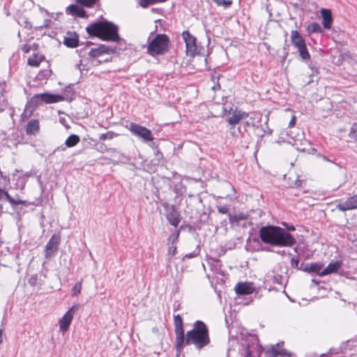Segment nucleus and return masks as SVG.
Listing matches in <instances>:
<instances>
[{
  "mask_svg": "<svg viewBox=\"0 0 357 357\" xmlns=\"http://www.w3.org/2000/svg\"><path fill=\"white\" fill-rule=\"evenodd\" d=\"M63 100V97L59 95H52L50 93H39L33 96L29 101V105L36 107L38 105L45 103L58 102Z\"/></svg>",
  "mask_w": 357,
  "mask_h": 357,
  "instance_id": "obj_5",
  "label": "nucleus"
},
{
  "mask_svg": "<svg viewBox=\"0 0 357 357\" xmlns=\"http://www.w3.org/2000/svg\"><path fill=\"white\" fill-rule=\"evenodd\" d=\"M98 0H76V2L85 7H92Z\"/></svg>",
  "mask_w": 357,
  "mask_h": 357,
  "instance_id": "obj_31",
  "label": "nucleus"
},
{
  "mask_svg": "<svg viewBox=\"0 0 357 357\" xmlns=\"http://www.w3.org/2000/svg\"><path fill=\"white\" fill-rule=\"evenodd\" d=\"M215 264H216V265H215V266H219V261H215Z\"/></svg>",
  "mask_w": 357,
  "mask_h": 357,
  "instance_id": "obj_50",
  "label": "nucleus"
},
{
  "mask_svg": "<svg viewBox=\"0 0 357 357\" xmlns=\"http://www.w3.org/2000/svg\"><path fill=\"white\" fill-rule=\"evenodd\" d=\"M114 52V50L106 45H101L97 47L91 48L89 52L91 57H98L103 54H110Z\"/></svg>",
  "mask_w": 357,
  "mask_h": 357,
  "instance_id": "obj_12",
  "label": "nucleus"
},
{
  "mask_svg": "<svg viewBox=\"0 0 357 357\" xmlns=\"http://www.w3.org/2000/svg\"><path fill=\"white\" fill-rule=\"evenodd\" d=\"M252 339H254L255 340H256V337L253 336L252 337Z\"/></svg>",
  "mask_w": 357,
  "mask_h": 357,
  "instance_id": "obj_53",
  "label": "nucleus"
},
{
  "mask_svg": "<svg viewBox=\"0 0 357 357\" xmlns=\"http://www.w3.org/2000/svg\"><path fill=\"white\" fill-rule=\"evenodd\" d=\"M291 41L292 44L298 49L306 46L304 38L296 30L291 31Z\"/></svg>",
  "mask_w": 357,
  "mask_h": 357,
  "instance_id": "obj_14",
  "label": "nucleus"
},
{
  "mask_svg": "<svg viewBox=\"0 0 357 357\" xmlns=\"http://www.w3.org/2000/svg\"><path fill=\"white\" fill-rule=\"evenodd\" d=\"M43 59V56L33 55L29 58L27 62L29 66L38 67Z\"/></svg>",
  "mask_w": 357,
  "mask_h": 357,
  "instance_id": "obj_25",
  "label": "nucleus"
},
{
  "mask_svg": "<svg viewBox=\"0 0 357 357\" xmlns=\"http://www.w3.org/2000/svg\"><path fill=\"white\" fill-rule=\"evenodd\" d=\"M179 306H180L179 303H178L177 305H176V303H174V310H178L179 309Z\"/></svg>",
  "mask_w": 357,
  "mask_h": 357,
  "instance_id": "obj_44",
  "label": "nucleus"
},
{
  "mask_svg": "<svg viewBox=\"0 0 357 357\" xmlns=\"http://www.w3.org/2000/svg\"><path fill=\"white\" fill-rule=\"evenodd\" d=\"M60 240L61 238L59 234H54L50 238L45 248L44 255L46 259H50L56 255L58 251Z\"/></svg>",
  "mask_w": 357,
  "mask_h": 357,
  "instance_id": "obj_7",
  "label": "nucleus"
},
{
  "mask_svg": "<svg viewBox=\"0 0 357 357\" xmlns=\"http://www.w3.org/2000/svg\"><path fill=\"white\" fill-rule=\"evenodd\" d=\"M63 43L68 47H76L79 43V36L75 32L68 31L63 36Z\"/></svg>",
  "mask_w": 357,
  "mask_h": 357,
  "instance_id": "obj_11",
  "label": "nucleus"
},
{
  "mask_svg": "<svg viewBox=\"0 0 357 357\" xmlns=\"http://www.w3.org/2000/svg\"><path fill=\"white\" fill-rule=\"evenodd\" d=\"M322 267L323 265L320 263H313L307 264L303 271L308 273H316L319 275V273L321 272V270L322 269Z\"/></svg>",
  "mask_w": 357,
  "mask_h": 357,
  "instance_id": "obj_22",
  "label": "nucleus"
},
{
  "mask_svg": "<svg viewBox=\"0 0 357 357\" xmlns=\"http://www.w3.org/2000/svg\"><path fill=\"white\" fill-rule=\"evenodd\" d=\"M210 342L208 331L206 324L202 321H196L193 328L187 332L186 344H194L197 349H201Z\"/></svg>",
  "mask_w": 357,
  "mask_h": 357,
  "instance_id": "obj_3",
  "label": "nucleus"
},
{
  "mask_svg": "<svg viewBox=\"0 0 357 357\" xmlns=\"http://www.w3.org/2000/svg\"><path fill=\"white\" fill-rule=\"evenodd\" d=\"M252 352L249 347L247 348L244 357H251Z\"/></svg>",
  "mask_w": 357,
  "mask_h": 357,
  "instance_id": "obj_40",
  "label": "nucleus"
},
{
  "mask_svg": "<svg viewBox=\"0 0 357 357\" xmlns=\"http://www.w3.org/2000/svg\"><path fill=\"white\" fill-rule=\"evenodd\" d=\"M273 352H275V356L276 355H278V354H282V353L276 352L275 351H273Z\"/></svg>",
  "mask_w": 357,
  "mask_h": 357,
  "instance_id": "obj_46",
  "label": "nucleus"
},
{
  "mask_svg": "<svg viewBox=\"0 0 357 357\" xmlns=\"http://www.w3.org/2000/svg\"><path fill=\"white\" fill-rule=\"evenodd\" d=\"M3 198H6L10 204L12 205H17L19 204H21V202H16L14 200L8 193V192L2 190L0 188V200L3 199Z\"/></svg>",
  "mask_w": 357,
  "mask_h": 357,
  "instance_id": "obj_26",
  "label": "nucleus"
},
{
  "mask_svg": "<svg viewBox=\"0 0 357 357\" xmlns=\"http://www.w3.org/2000/svg\"><path fill=\"white\" fill-rule=\"evenodd\" d=\"M25 52H28L27 48H25Z\"/></svg>",
  "mask_w": 357,
  "mask_h": 357,
  "instance_id": "obj_55",
  "label": "nucleus"
},
{
  "mask_svg": "<svg viewBox=\"0 0 357 357\" xmlns=\"http://www.w3.org/2000/svg\"><path fill=\"white\" fill-rule=\"evenodd\" d=\"M167 219H168L169 222L172 225L175 226V227H176L180 222L179 218L177 216L174 215V214H169L167 216Z\"/></svg>",
  "mask_w": 357,
  "mask_h": 357,
  "instance_id": "obj_33",
  "label": "nucleus"
},
{
  "mask_svg": "<svg viewBox=\"0 0 357 357\" xmlns=\"http://www.w3.org/2000/svg\"><path fill=\"white\" fill-rule=\"evenodd\" d=\"M68 15H75L79 17H86V11L79 5L71 4L66 8Z\"/></svg>",
  "mask_w": 357,
  "mask_h": 357,
  "instance_id": "obj_13",
  "label": "nucleus"
},
{
  "mask_svg": "<svg viewBox=\"0 0 357 357\" xmlns=\"http://www.w3.org/2000/svg\"><path fill=\"white\" fill-rule=\"evenodd\" d=\"M193 257H194V254L193 253H190V254H188V255H185V257H188V258H192Z\"/></svg>",
  "mask_w": 357,
  "mask_h": 357,
  "instance_id": "obj_45",
  "label": "nucleus"
},
{
  "mask_svg": "<svg viewBox=\"0 0 357 357\" xmlns=\"http://www.w3.org/2000/svg\"><path fill=\"white\" fill-rule=\"evenodd\" d=\"M248 215L244 213H238L236 215H229V221L231 223H238L241 220H246Z\"/></svg>",
  "mask_w": 357,
  "mask_h": 357,
  "instance_id": "obj_27",
  "label": "nucleus"
},
{
  "mask_svg": "<svg viewBox=\"0 0 357 357\" xmlns=\"http://www.w3.org/2000/svg\"><path fill=\"white\" fill-rule=\"evenodd\" d=\"M25 52H28L27 48H25Z\"/></svg>",
  "mask_w": 357,
  "mask_h": 357,
  "instance_id": "obj_54",
  "label": "nucleus"
},
{
  "mask_svg": "<svg viewBox=\"0 0 357 357\" xmlns=\"http://www.w3.org/2000/svg\"><path fill=\"white\" fill-rule=\"evenodd\" d=\"M307 29H308V31L311 32V33H321V32H322V29H321L320 24H319L317 22L311 23L308 26Z\"/></svg>",
  "mask_w": 357,
  "mask_h": 357,
  "instance_id": "obj_29",
  "label": "nucleus"
},
{
  "mask_svg": "<svg viewBox=\"0 0 357 357\" xmlns=\"http://www.w3.org/2000/svg\"><path fill=\"white\" fill-rule=\"evenodd\" d=\"M248 114L246 112L239 110H235L230 116L227 118V121L231 125L237 124L241 119L248 117Z\"/></svg>",
  "mask_w": 357,
  "mask_h": 357,
  "instance_id": "obj_16",
  "label": "nucleus"
},
{
  "mask_svg": "<svg viewBox=\"0 0 357 357\" xmlns=\"http://www.w3.org/2000/svg\"><path fill=\"white\" fill-rule=\"evenodd\" d=\"M289 229H291V230H294V229H295V228H294V227H290V228H289Z\"/></svg>",
  "mask_w": 357,
  "mask_h": 357,
  "instance_id": "obj_51",
  "label": "nucleus"
},
{
  "mask_svg": "<svg viewBox=\"0 0 357 357\" xmlns=\"http://www.w3.org/2000/svg\"><path fill=\"white\" fill-rule=\"evenodd\" d=\"M298 52L300 53V56H301V58L303 59H310V54L307 50V47L306 46L303 47H301V48H299L298 49Z\"/></svg>",
  "mask_w": 357,
  "mask_h": 357,
  "instance_id": "obj_34",
  "label": "nucleus"
},
{
  "mask_svg": "<svg viewBox=\"0 0 357 357\" xmlns=\"http://www.w3.org/2000/svg\"><path fill=\"white\" fill-rule=\"evenodd\" d=\"M119 134L115 133L112 131H109L106 133H102L99 136V140L105 141L106 139H112L114 137H117Z\"/></svg>",
  "mask_w": 357,
  "mask_h": 357,
  "instance_id": "obj_28",
  "label": "nucleus"
},
{
  "mask_svg": "<svg viewBox=\"0 0 357 357\" xmlns=\"http://www.w3.org/2000/svg\"><path fill=\"white\" fill-rule=\"evenodd\" d=\"M176 334V347L177 351H180L184 343H185V337L184 335V331L175 332Z\"/></svg>",
  "mask_w": 357,
  "mask_h": 357,
  "instance_id": "obj_21",
  "label": "nucleus"
},
{
  "mask_svg": "<svg viewBox=\"0 0 357 357\" xmlns=\"http://www.w3.org/2000/svg\"><path fill=\"white\" fill-rule=\"evenodd\" d=\"M340 265L339 261L331 262L319 273V275L324 276L335 273L340 268Z\"/></svg>",
  "mask_w": 357,
  "mask_h": 357,
  "instance_id": "obj_18",
  "label": "nucleus"
},
{
  "mask_svg": "<svg viewBox=\"0 0 357 357\" xmlns=\"http://www.w3.org/2000/svg\"><path fill=\"white\" fill-rule=\"evenodd\" d=\"M51 22H52L51 20L46 19L44 21L43 26L44 27H48Z\"/></svg>",
  "mask_w": 357,
  "mask_h": 357,
  "instance_id": "obj_41",
  "label": "nucleus"
},
{
  "mask_svg": "<svg viewBox=\"0 0 357 357\" xmlns=\"http://www.w3.org/2000/svg\"><path fill=\"white\" fill-rule=\"evenodd\" d=\"M76 308V305H73V307H71L70 310L59 320L60 330L62 332H66L68 331L69 326L70 325L71 321L73 320Z\"/></svg>",
  "mask_w": 357,
  "mask_h": 357,
  "instance_id": "obj_9",
  "label": "nucleus"
},
{
  "mask_svg": "<svg viewBox=\"0 0 357 357\" xmlns=\"http://www.w3.org/2000/svg\"><path fill=\"white\" fill-rule=\"evenodd\" d=\"M179 236V231H177L175 234H172L169 238V241H172V245H169L168 249V255L174 257L176 255L177 251H176V246L174 245L175 242L177 241Z\"/></svg>",
  "mask_w": 357,
  "mask_h": 357,
  "instance_id": "obj_20",
  "label": "nucleus"
},
{
  "mask_svg": "<svg viewBox=\"0 0 357 357\" xmlns=\"http://www.w3.org/2000/svg\"><path fill=\"white\" fill-rule=\"evenodd\" d=\"M40 130L39 122L38 120H31L26 126V132L27 135H36Z\"/></svg>",
  "mask_w": 357,
  "mask_h": 357,
  "instance_id": "obj_19",
  "label": "nucleus"
},
{
  "mask_svg": "<svg viewBox=\"0 0 357 357\" xmlns=\"http://www.w3.org/2000/svg\"><path fill=\"white\" fill-rule=\"evenodd\" d=\"M350 138L357 141V123H353L349 133Z\"/></svg>",
  "mask_w": 357,
  "mask_h": 357,
  "instance_id": "obj_32",
  "label": "nucleus"
},
{
  "mask_svg": "<svg viewBox=\"0 0 357 357\" xmlns=\"http://www.w3.org/2000/svg\"><path fill=\"white\" fill-rule=\"evenodd\" d=\"M312 282H314V283H315L316 284H318V282H317V281H315L314 280H312Z\"/></svg>",
  "mask_w": 357,
  "mask_h": 357,
  "instance_id": "obj_48",
  "label": "nucleus"
},
{
  "mask_svg": "<svg viewBox=\"0 0 357 357\" xmlns=\"http://www.w3.org/2000/svg\"><path fill=\"white\" fill-rule=\"evenodd\" d=\"M79 140L80 139L78 135H71L66 139L65 145L67 147H73L79 143Z\"/></svg>",
  "mask_w": 357,
  "mask_h": 357,
  "instance_id": "obj_23",
  "label": "nucleus"
},
{
  "mask_svg": "<svg viewBox=\"0 0 357 357\" xmlns=\"http://www.w3.org/2000/svg\"><path fill=\"white\" fill-rule=\"evenodd\" d=\"M336 208L341 211L357 208V193L354 196L349 197L345 202L338 204L336 206Z\"/></svg>",
  "mask_w": 357,
  "mask_h": 357,
  "instance_id": "obj_10",
  "label": "nucleus"
},
{
  "mask_svg": "<svg viewBox=\"0 0 357 357\" xmlns=\"http://www.w3.org/2000/svg\"><path fill=\"white\" fill-rule=\"evenodd\" d=\"M156 3L155 0H139V4L142 8H146L150 5Z\"/></svg>",
  "mask_w": 357,
  "mask_h": 357,
  "instance_id": "obj_36",
  "label": "nucleus"
},
{
  "mask_svg": "<svg viewBox=\"0 0 357 357\" xmlns=\"http://www.w3.org/2000/svg\"><path fill=\"white\" fill-rule=\"evenodd\" d=\"M231 133L232 135H235V131L234 130V131H231Z\"/></svg>",
  "mask_w": 357,
  "mask_h": 357,
  "instance_id": "obj_49",
  "label": "nucleus"
},
{
  "mask_svg": "<svg viewBox=\"0 0 357 357\" xmlns=\"http://www.w3.org/2000/svg\"><path fill=\"white\" fill-rule=\"evenodd\" d=\"M82 289V282H77L73 287L72 291H73V296H77L78 295Z\"/></svg>",
  "mask_w": 357,
  "mask_h": 357,
  "instance_id": "obj_35",
  "label": "nucleus"
},
{
  "mask_svg": "<svg viewBox=\"0 0 357 357\" xmlns=\"http://www.w3.org/2000/svg\"><path fill=\"white\" fill-rule=\"evenodd\" d=\"M2 333H3V330L0 329V344L3 342Z\"/></svg>",
  "mask_w": 357,
  "mask_h": 357,
  "instance_id": "obj_42",
  "label": "nucleus"
},
{
  "mask_svg": "<svg viewBox=\"0 0 357 357\" xmlns=\"http://www.w3.org/2000/svg\"><path fill=\"white\" fill-rule=\"evenodd\" d=\"M182 37L185 43L187 54L194 56L197 52L196 38L188 31H184L182 33Z\"/></svg>",
  "mask_w": 357,
  "mask_h": 357,
  "instance_id": "obj_8",
  "label": "nucleus"
},
{
  "mask_svg": "<svg viewBox=\"0 0 357 357\" xmlns=\"http://www.w3.org/2000/svg\"><path fill=\"white\" fill-rule=\"evenodd\" d=\"M320 12L323 18L322 24L324 27L326 29H331L333 23L331 11L329 9L322 8Z\"/></svg>",
  "mask_w": 357,
  "mask_h": 357,
  "instance_id": "obj_15",
  "label": "nucleus"
},
{
  "mask_svg": "<svg viewBox=\"0 0 357 357\" xmlns=\"http://www.w3.org/2000/svg\"><path fill=\"white\" fill-rule=\"evenodd\" d=\"M321 158L324 160V161H326V162H332V161L331 160H329L328 158H327L326 156L324 155H321Z\"/></svg>",
  "mask_w": 357,
  "mask_h": 357,
  "instance_id": "obj_43",
  "label": "nucleus"
},
{
  "mask_svg": "<svg viewBox=\"0 0 357 357\" xmlns=\"http://www.w3.org/2000/svg\"><path fill=\"white\" fill-rule=\"evenodd\" d=\"M2 210H3V206H2V205H0V213L2 212Z\"/></svg>",
  "mask_w": 357,
  "mask_h": 357,
  "instance_id": "obj_47",
  "label": "nucleus"
},
{
  "mask_svg": "<svg viewBox=\"0 0 357 357\" xmlns=\"http://www.w3.org/2000/svg\"><path fill=\"white\" fill-rule=\"evenodd\" d=\"M86 32L91 36H96L102 40L117 42L121 40L116 25L109 22L93 23L86 28Z\"/></svg>",
  "mask_w": 357,
  "mask_h": 357,
  "instance_id": "obj_2",
  "label": "nucleus"
},
{
  "mask_svg": "<svg viewBox=\"0 0 357 357\" xmlns=\"http://www.w3.org/2000/svg\"><path fill=\"white\" fill-rule=\"evenodd\" d=\"M259 237L266 244L280 247H291L296 243L294 236L284 229L272 225L261 227Z\"/></svg>",
  "mask_w": 357,
  "mask_h": 357,
  "instance_id": "obj_1",
  "label": "nucleus"
},
{
  "mask_svg": "<svg viewBox=\"0 0 357 357\" xmlns=\"http://www.w3.org/2000/svg\"><path fill=\"white\" fill-rule=\"evenodd\" d=\"M174 324L175 326V332L184 331L183 319L179 314L174 315Z\"/></svg>",
  "mask_w": 357,
  "mask_h": 357,
  "instance_id": "obj_24",
  "label": "nucleus"
},
{
  "mask_svg": "<svg viewBox=\"0 0 357 357\" xmlns=\"http://www.w3.org/2000/svg\"><path fill=\"white\" fill-rule=\"evenodd\" d=\"M169 40L165 34H157L151 41L147 52L151 56L163 54L169 50Z\"/></svg>",
  "mask_w": 357,
  "mask_h": 357,
  "instance_id": "obj_4",
  "label": "nucleus"
},
{
  "mask_svg": "<svg viewBox=\"0 0 357 357\" xmlns=\"http://www.w3.org/2000/svg\"><path fill=\"white\" fill-rule=\"evenodd\" d=\"M235 291L237 294L248 295L254 291V288L249 283H238L235 287Z\"/></svg>",
  "mask_w": 357,
  "mask_h": 357,
  "instance_id": "obj_17",
  "label": "nucleus"
},
{
  "mask_svg": "<svg viewBox=\"0 0 357 357\" xmlns=\"http://www.w3.org/2000/svg\"><path fill=\"white\" fill-rule=\"evenodd\" d=\"M129 130L146 142H151L153 139L152 132L146 128L135 123H130L128 127Z\"/></svg>",
  "mask_w": 357,
  "mask_h": 357,
  "instance_id": "obj_6",
  "label": "nucleus"
},
{
  "mask_svg": "<svg viewBox=\"0 0 357 357\" xmlns=\"http://www.w3.org/2000/svg\"><path fill=\"white\" fill-rule=\"evenodd\" d=\"M213 1L218 6H223L227 8L232 4L231 0H213Z\"/></svg>",
  "mask_w": 357,
  "mask_h": 357,
  "instance_id": "obj_30",
  "label": "nucleus"
},
{
  "mask_svg": "<svg viewBox=\"0 0 357 357\" xmlns=\"http://www.w3.org/2000/svg\"><path fill=\"white\" fill-rule=\"evenodd\" d=\"M296 124V116H293L291 121H289V126L294 127Z\"/></svg>",
  "mask_w": 357,
  "mask_h": 357,
  "instance_id": "obj_39",
  "label": "nucleus"
},
{
  "mask_svg": "<svg viewBox=\"0 0 357 357\" xmlns=\"http://www.w3.org/2000/svg\"><path fill=\"white\" fill-rule=\"evenodd\" d=\"M212 89H213V90H215L216 87L214 86H213V87H212Z\"/></svg>",
  "mask_w": 357,
  "mask_h": 357,
  "instance_id": "obj_52",
  "label": "nucleus"
},
{
  "mask_svg": "<svg viewBox=\"0 0 357 357\" xmlns=\"http://www.w3.org/2000/svg\"><path fill=\"white\" fill-rule=\"evenodd\" d=\"M299 264V259L298 258H291V265L292 267L298 268Z\"/></svg>",
  "mask_w": 357,
  "mask_h": 357,
  "instance_id": "obj_38",
  "label": "nucleus"
},
{
  "mask_svg": "<svg viewBox=\"0 0 357 357\" xmlns=\"http://www.w3.org/2000/svg\"><path fill=\"white\" fill-rule=\"evenodd\" d=\"M217 208L220 213L227 214L229 213V208L227 205L218 206Z\"/></svg>",
  "mask_w": 357,
  "mask_h": 357,
  "instance_id": "obj_37",
  "label": "nucleus"
}]
</instances>
